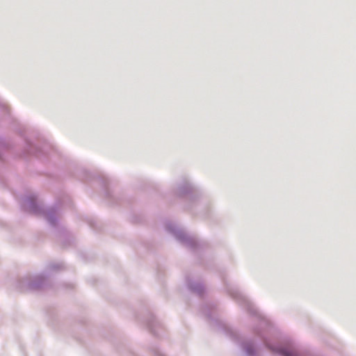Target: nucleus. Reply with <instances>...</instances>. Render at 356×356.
<instances>
[{
    "label": "nucleus",
    "instance_id": "nucleus-1",
    "mask_svg": "<svg viewBox=\"0 0 356 356\" xmlns=\"http://www.w3.org/2000/svg\"><path fill=\"white\" fill-rule=\"evenodd\" d=\"M282 355L284 356H293V353L290 351H282Z\"/></svg>",
    "mask_w": 356,
    "mask_h": 356
}]
</instances>
